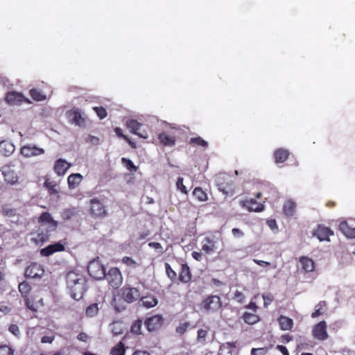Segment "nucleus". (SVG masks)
<instances>
[{"label":"nucleus","instance_id":"56","mask_svg":"<svg viewBox=\"0 0 355 355\" xmlns=\"http://www.w3.org/2000/svg\"><path fill=\"white\" fill-rule=\"evenodd\" d=\"M148 246L155 249V250H157L159 252L162 253L163 252V248L162 245L159 243L157 242H150L148 243Z\"/></svg>","mask_w":355,"mask_h":355},{"label":"nucleus","instance_id":"5","mask_svg":"<svg viewBox=\"0 0 355 355\" xmlns=\"http://www.w3.org/2000/svg\"><path fill=\"white\" fill-rule=\"evenodd\" d=\"M89 214L95 218H103L107 215L106 207L101 200L94 198L89 200Z\"/></svg>","mask_w":355,"mask_h":355},{"label":"nucleus","instance_id":"18","mask_svg":"<svg viewBox=\"0 0 355 355\" xmlns=\"http://www.w3.org/2000/svg\"><path fill=\"white\" fill-rule=\"evenodd\" d=\"M70 166L71 164L68 163L66 160L58 159L54 164L53 170L58 175L62 176L66 173Z\"/></svg>","mask_w":355,"mask_h":355},{"label":"nucleus","instance_id":"2","mask_svg":"<svg viewBox=\"0 0 355 355\" xmlns=\"http://www.w3.org/2000/svg\"><path fill=\"white\" fill-rule=\"evenodd\" d=\"M66 281L71 297L76 300L81 299L86 291L85 276L83 274L70 271L66 275Z\"/></svg>","mask_w":355,"mask_h":355},{"label":"nucleus","instance_id":"36","mask_svg":"<svg viewBox=\"0 0 355 355\" xmlns=\"http://www.w3.org/2000/svg\"><path fill=\"white\" fill-rule=\"evenodd\" d=\"M141 327H142V320L141 319H137L134 321L130 327V333L134 335H141Z\"/></svg>","mask_w":355,"mask_h":355},{"label":"nucleus","instance_id":"46","mask_svg":"<svg viewBox=\"0 0 355 355\" xmlns=\"http://www.w3.org/2000/svg\"><path fill=\"white\" fill-rule=\"evenodd\" d=\"M339 230L345 236L347 237L350 232L351 227L348 225L346 221H342L339 225Z\"/></svg>","mask_w":355,"mask_h":355},{"label":"nucleus","instance_id":"50","mask_svg":"<svg viewBox=\"0 0 355 355\" xmlns=\"http://www.w3.org/2000/svg\"><path fill=\"white\" fill-rule=\"evenodd\" d=\"M122 263L132 268H136L138 266V263L134 259L129 257H123Z\"/></svg>","mask_w":355,"mask_h":355},{"label":"nucleus","instance_id":"41","mask_svg":"<svg viewBox=\"0 0 355 355\" xmlns=\"http://www.w3.org/2000/svg\"><path fill=\"white\" fill-rule=\"evenodd\" d=\"M166 273L167 277L172 281L175 282L177 279V274L175 270L172 269L170 264L168 263H165L164 264Z\"/></svg>","mask_w":355,"mask_h":355},{"label":"nucleus","instance_id":"13","mask_svg":"<svg viewBox=\"0 0 355 355\" xmlns=\"http://www.w3.org/2000/svg\"><path fill=\"white\" fill-rule=\"evenodd\" d=\"M327 323L324 320L320 321L314 325L312 330V335L314 338L319 340H324L328 338L327 331Z\"/></svg>","mask_w":355,"mask_h":355},{"label":"nucleus","instance_id":"61","mask_svg":"<svg viewBox=\"0 0 355 355\" xmlns=\"http://www.w3.org/2000/svg\"><path fill=\"white\" fill-rule=\"evenodd\" d=\"M54 338L55 337L53 336H44L41 339V342L42 343H51L54 340Z\"/></svg>","mask_w":355,"mask_h":355},{"label":"nucleus","instance_id":"49","mask_svg":"<svg viewBox=\"0 0 355 355\" xmlns=\"http://www.w3.org/2000/svg\"><path fill=\"white\" fill-rule=\"evenodd\" d=\"M76 214L74 209H67L62 213V217L64 220L71 218Z\"/></svg>","mask_w":355,"mask_h":355},{"label":"nucleus","instance_id":"55","mask_svg":"<svg viewBox=\"0 0 355 355\" xmlns=\"http://www.w3.org/2000/svg\"><path fill=\"white\" fill-rule=\"evenodd\" d=\"M86 141L87 143H90L93 145H98L100 142V139L98 137L93 136V135H88L87 138L86 139Z\"/></svg>","mask_w":355,"mask_h":355},{"label":"nucleus","instance_id":"34","mask_svg":"<svg viewBox=\"0 0 355 355\" xmlns=\"http://www.w3.org/2000/svg\"><path fill=\"white\" fill-rule=\"evenodd\" d=\"M193 196L199 201L204 202L207 200V193L201 187H196L193 191Z\"/></svg>","mask_w":355,"mask_h":355},{"label":"nucleus","instance_id":"51","mask_svg":"<svg viewBox=\"0 0 355 355\" xmlns=\"http://www.w3.org/2000/svg\"><path fill=\"white\" fill-rule=\"evenodd\" d=\"M268 352L266 347L252 348L251 349V355H265Z\"/></svg>","mask_w":355,"mask_h":355},{"label":"nucleus","instance_id":"10","mask_svg":"<svg viewBox=\"0 0 355 355\" xmlns=\"http://www.w3.org/2000/svg\"><path fill=\"white\" fill-rule=\"evenodd\" d=\"M66 244L67 243L63 240L49 245L40 250V254L43 257H49L55 252H64Z\"/></svg>","mask_w":355,"mask_h":355},{"label":"nucleus","instance_id":"8","mask_svg":"<svg viewBox=\"0 0 355 355\" xmlns=\"http://www.w3.org/2000/svg\"><path fill=\"white\" fill-rule=\"evenodd\" d=\"M87 271L94 279L101 280L105 277V269L98 261L93 260L87 266Z\"/></svg>","mask_w":355,"mask_h":355},{"label":"nucleus","instance_id":"3","mask_svg":"<svg viewBox=\"0 0 355 355\" xmlns=\"http://www.w3.org/2000/svg\"><path fill=\"white\" fill-rule=\"evenodd\" d=\"M216 184L218 190L226 196H233L235 193V184L231 175L222 173L216 175Z\"/></svg>","mask_w":355,"mask_h":355},{"label":"nucleus","instance_id":"48","mask_svg":"<svg viewBox=\"0 0 355 355\" xmlns=\"http://www.w3.org/2000/svg\"><path fill=\"white\" fill-rule=\"evenodd\" d=\"M176 187L178 189H179L182 193L187 194L188 190L187 187L183 184V178L181 177H179L178 178V180L176 182Z\"/></svg>","mask_w":355,"mask_h":355},{"label":"nucleus","instance_id":"15","mask_svg":"<svg viewBox=\"0 0 355 355\" xmlns=\"http://www.w3.org/2000/svg\"><path fill=\"white\" fill-rule=\"evenodd\" d=\"M44 150L33 144H27L21 146L20 153L24 157H36L44 153Z\"/></svg>","mask_w":355,"mask_h":355},{"label":"nucleus","instance_id":"23","mask_svg":"<svg viewBox=\"0 0 355 355\" xmlns=\"http://www.w3.org/2000/svg\"><path fill=\"white\" fill-rule=\"evenodd\" d=\"M300 263L302 266V269L306 272H312L315 270V263L314 261L307 257H302L300 258Z\"/></svg>","mask_w":355,"mask_h":355},{"label":"nucleus","instance_id":"64","mask_svg":"<svg viewBox=\"0 0 355 355\" xmlns=\"http://www.w3.org/2000/svg\"><path fill=\"white\" fill-rule=\"evenodd\" d=\"M132 355H150V354L146 350L137 349L135 351Z\"/></svg>","mask_w":355,"mask_h":355},{"label":"nucleus","instance_id":"12","mask_svg":"<svg viewBox=\"0 0 355 355\" xmlns=\"http://www.w3.org/2000/svg\"><path fill=\"white\" fill-rule=\"evenodd\" d=\"M164 318L161 315H154L146 319L144 324L148 331H155L163 325Z\"/></svg>","mask_w":355,"mask_h":355},{"label":"nucleus","instance_id":"25","mask_svg":"<svg viewBox=\"0 0 355 355\" xmlns=\"http://www.w3.org/2000/svg\"><path fill=\"white\" fill-rule=\"evenodd\" d=\"M83 175L80 173H72L67 178L69 188L73 189L76 188L83 180Z\"/></svg>","mask_w":355,"mask_h":355},{"label":"nucleus","instance_id":"63","mask_svg":"<svg viewBox=\"0 0 355 355\" xmlns=\"http://www.w3.org/2000/svg\"><path fill=\"white\" fill-rule=\"evenodd\" d=\"M191 256L192 257L198 261H200L202 260V254L199 252H197V251H193L192 253H191Z\"/></svg>","mask_w":355,"mask_h":355},{"label":"nucleus","instance_id":"39","mask_svg":"<svg viewBox=\"0 0 355 355\" xmlns=\"http://www.w3.org/2000/svg\"><path fill=\"white\" fill-rule=\"evenodd\" d=\"M114 132L119 137H121V138H123V139H125L132 148H137L136 144L134 141H132L130 138H128L126 135H123V130L121 128L116 127L114 129Z\"/></svg>","mask_w":355,"mask_h":355},{"label":"nucleus","instance_id":"14","mask_svg":"<svg viewBox=\"0 0 355 355\" xmlns=\"http://www.w3.org/2000/svg\"><path fill=\"white\" fill-rule=\"evenodd\" d=\"M5 100L8 104L12 105H21L23 103H31L21 93L15 91L8 92L6 95Z\"/></svg>","mask_w":355,"mask_h":355},{"label":"nucleus","instance_id":"31","mask_svg":"<svg viewBox=\"0 0 355 355\" xmlns=\"http://www.w3.org/2000/svg\"><path fill=\"white\" fill-rule=\"evenodd\" d=\"M295 203L293 201L288 200L286 201L284 204L283 211L285 215L291 216L294 214L295 211Z\"/></svg>","mask_w":355,"mask_h":355},{"label":"nucleus","instance_id":"28","mask_svg":"<svg viewBox=\"0 0 355 355\" xmlns=\"http://www.w3.org/2000/svg\"><path fill=\"white\" fill-rule=\"evenodd\" d=\"M140 301L142 305L148 309L155 306L158 303L157 298L153 295L142 297Z\"/></svg>","mask_w":355,"mask_h":355},{"label":"nucleus","instance_id":"30","mask_svg":"<svg viewBox=\"0 0 355 355\" xmlns=\"http://www.w3.org/2000/svg\"><path fill=\"white\" fill-rule=\"evenodd\" d=\"M244 322L248 324H254L260 320V317L256 313L245 312L242 316Z\"/></svg>","mask_w":355,"mask_h":355},{"label":"nucleus","instance_id":"62","mask_svg":"<svg viewBox=\"0 0 355 355\" xmlns=\"http://www.w3.org/2000/svg\"><path fill=\"white\" fill-rule=\"evenodd\" d=\"M276 348L282 353L283 355H289L288 351L285 346L278 345Z\"/></svg>","mask_w":355,"mask_h":355},{"label":"nucleus","instance_id":"53","mask_svg":"<svg viewBox=\"0 0 355 355\" xmlns=\"http://www.w3.org/2000/svg\"><path fill=\"white\" fill-rule=\"evenodd\" d=\"M262 297L263 300V305L265 307L269 305L274 300V297L270 293L263 294Z\"/></svg>","mask_w":355,"mask_h":355},{"label":"nucleus","instance_id":"60","mask_svg":"<svg viewBox=\"0 0 355 355\" xmlns=\"http://www.w3.org/2000/svg\"><path fill=\"white\" fill-rule=\"evenodd\" d=\"M135 135H138L139 137L143 139H147L148 137V131L145 129H142L141 128L140 130L137 131V133Z\"/></svg>","mask_w":355,"mask_h":355},{"label":"nucleus","instance_id":"19","mask_svg":"<svg viewBox=\"0 0 355 355\" xmlns=\"http://www.w3.org/2000/svg\"><path fill=\"white\" fill-rule=\"evenodd\" d=\"M214 236H207L202 241V250L207 254L215 252L216 249Z\"/></svg>","mask_w":355,"mask_h":355},{"label":"nucleus","instance_id":"27","mask_svg":"<svg viewBox=\"0 0 355 355\" xmlns=\"http://www.w3.org/2000/svg\"><path fill=\"white\" fill-rule=\"evenodd\" d=\"M160 143L164 146H173L175 144V137L168 135L166 132H161L158 135Z\"/></svg>","mask_w":355,"mask_h":355},{"label":"nucleus","instance_id":"16","mask_svg":"<svg viewBox=\"0 0 355 355\" xmlns=\"http://www.w3.org/2000/svg\"><path fill=\"white\" fill-rule=\"evenodd\" d=\"M123 299L128 303H132L140 297L139 289L133 287H124L122 290Z\"/></svg>","mask_w":355,"mask_h":355},{"label":"nucleus","instance_id":"1","mask_svg":"<svg viewBox=\"0 0 355 355\" xmlns=\"http://www.w3.org/2000/svg\"><path fill=\"white\" fill-rule=\"evenodd\" d=\"M37 223L40 227L37 230L34 237L31 238V241L35 244H43L50 239L52 232L57 230L59 223L55 220L52 215L48 212H42L37 218Z\"/></svg>","mask_w":355,"mask_h":355},{"label":"nucleus","instance_id":"47","mask_svg":"<svg viewBox=\"0 0 355 355\" xmlns=\"http://www.w3.org/2000/svg\"><path fill=\"white\" fill-rule=\"evenodd\" d=\"M0 355H14V350L8 345H0Z\"/></svg>","mask_w":355,"mask_h":355},{"label":"nucleus","instance_id":"44","mask_svg":"<svg viewBox=\"0 0 355 355\" xmlns=\"http://www.w3.org/2000/svg\"><path fill=\"white\" fill-rule=\"evenodd\" d=\"M191 324L189 322H184L183 323H180L177 327H176V332L182 335L184 334L188 328L190 327Z\"/></svg>","mask_w":355,"mask_h":355},{"label":"nucleus","instance_id":"35","mask_svg":"<svg viewBox=\"0 0 355 355\" xmlns=\"http://www.w3.org/2000/svg\"><path fill=\"white\" fill-rule=\"evenodd\" d=\"M326 307V302L320 301L318 304H316L315 311L311 313V317L313 318H315L322 315L324 313V309Z\"/></svg>","mask_w":355,"mask_h":355},{"label":"nucleus","instance_id":"54","mask_svg":"<svg viewBox=\"0 0 355 355\" xmlns=\"http://www.w3.org/2000/svg\"><path fill=\"white\" fill-rule=\"evenodd\" d=\"M8 330L10 333L16 336H19L20 335V331L19 327L17 324H12L9 326Z\"/></svg>","mask_w":355,"mask_h":355},{"label":"nucleus","instance_id":"37","mask_svg":"<svg viewBox=\"0 0 355 355\" xmlns=\"http://www.w3.org/2000/svg\"><path fill=\"white\" fill-rule=\"evenodd\" d=\"M125 347L122 342L118 343L110 351L111 355H125Z\"/></svg>","mask_w":355,"mask_h":355},{"label":"nucleus","instance_id":"52","mask_svg":"<svg viewBox=\"0 0 355 355\" xmlns=\"http://www.w3.org/2000/svg\"><path fill=\"white\" fill-rule=\"evenodd\" d=\"M233 299L239 303H242L244 302L245 295L241 291H236L234 293Z\"/></svg>","mask_w":355,"mask_h":355},{"label":"nucleus","instance_id":"43","mask_svg":"<svg viewBox=\"0 0 355 355\" xmlns=\"http://www.w3.org/2000/svg\"><path fill=\"white\" fill-rule=\"evenodd\" d=\"M121 162L122 164L126 167V168L128 170H129L130 171H137L138 168L137 166H136L134 163L129 159L128 158H125V157H123L121 159Z\"/></svg>","mask_w":355,"mask_h":355},{"label":"nucleus","instance_id":"29","mask_svg":"<svg viewBox=\"0 0 355 355\" xmlns=\"http://www.w3.org/2000/svg\"><path fill=\"white\" fill-rule=\"evenodd\" d=\"M44 187L47 189L50 195H55L59 193L58 184L55 182L50 180L49 178L46 179L44 182Z\"/></svg>","mask_w":355,"mask_h":355},{"label":"nucleus","instance_id":"17","mask_svg":"<svg viewBox=\"0 0 355 355\" xmlns=\"http://www.w3.org/2000/svg\"><path fill=\"white\" fill-rule=\"evenodd\" d=\"M333 234L334 232L329 227L322 225H318L313 232V235L320 241H329V236Z\"/></svg>","mask_w":355,"mask_h":355},{"label":"nucleus","instance_id":"24","mask_svg":"<svg viewBox=\"0 0 355 355\" xmlns=\"http://www.w3.org/2000/svg\"><path fill=\"white\" fill-rule=\"evenodd\" d=\"M279 327L283 331L291 330L293 326V321L291 318L284 316L280 315L277 319Z\"/></svg>","mask_w":355,"mask_h":355},{"label":"nucleus","instance_id":"33","mask_svg":"<svg viewBox=\"0 0 355 355\" xmlns=\"http://www.w3.org/2000/svg\"><path fill=\"white\" fill-rule=\"evenodd\" d=\"M126 127L130 130V132L133 134L137 133L138 130H140L141 128L143 127V124L138 122L137 120L130 119L127 121Z\"/></svg>","mask_w":355,"mask_h":355},{"label":"nucleus","instance_id":"20","mask_svg":"<svg viewBox=\"0 0 355 355\" xmlns=\"http://www.w3.org/2000/svg\"><path fill=\"white\" fill-rule=\"evenodd\" d=\"M15 149V146L9 141L3 140L0 142V153L3 156H10Z\"/></svg>","mask_w":355,"mask_h":355},{"label":"nucleus","instance_id":"38","mask_svg":"<svg viewBox=\"0 0 355 355\" xmlns=\"http://www.w3.org/2000/svg\"><path fill=\"white\" fill-rule=\"evenodd\" d=\"M29 94L32 98L36 101H41L46 98V96L44 95L40 90L36 88L31 89Z\"/></svg>","mask_w":355,"mask_h":355},{"label":"nucleus","instance_id":"57","mask_svg":"<svg viewBox=\"0 0 355 355\" xmlns=\"http://www.w3.org/2000/svg\"><path fill=\"white\" fill-rule=\"evenodd\" d=\"M77 339L80 341L87 343L89 340V336L85 332H80L77 336Z\"/></svg>","mask_w":355,"mask_h":355},{"label":"nucleus","instance_id":"45","mask_svg":"<svg viewBox=\"0 0 355 355\" xmlns=\"http://www.w3.org/2000/svg\"><path fill=\"white\" fill-rule=\"evenodd\" d=\"M93 110L95 111L100 119H105L107 115L106 109L102 106L94 107Z\"/></svg>","mask_w":355,"mask_h":355},{"label":"nucleus","instance_id":"11","mask_svg":"<svg viewBox=\"0 0 355 355\" xmlns=\"http://www.w3.org/2000/svg\"><path fill=\"white\" fill-rule=\"evenodd\" d=\"M44 270L41 264L38 263H31L25 270V277L27 278L37 279L43 276Z\"/></svg>","mask_w":355,"mask_h":355},{"label":"nucleus","instance_id":"6","mask_svg":"<svg viewBox=\"0 0 355 355\" xmlns=\"http://www.w3.org/2000/svg\"><path fill=\"white\" fill-rule=\"evenodd\" d=\"M222 301L218 295H209L206 297L201 302V307L206 312H216L221 309Z\"/></svg>","mask_w":355,"mask_h":355},{"label":"nucleus","instance_id":"32","mask_svg":"<svg viewBox=\"0 0 355 355\" xmlns=\"http://www.w3.org/2000/svg\"><path fill=\"white\" fill-rule=\"evenodd\" d=\"M18 289L21 296L24 298H26L28 297L30 295V293L31 291V286L29 284V283H28L26 281H24L19 284Z\"/></svg>","mask_w":355,"mask_h":355},{"label":"nucleus","instance_id":"59","mask_svg":"<svg viewBox=\"0 0 355 355\" xmlns=\"http://www.w3.org/2000/svg\"><path fill=\"white\" fill-rule=\"evenodd\" d=\"M253 261L255 263H257V265H259V266H260L261 267H268V266H270L271 265V263L270 262H268V261L259 260V259H254Z\"/></svg>","mask_w":355,"mask_h":355},{"label":"nucleus","instance_id":"7","mask_svg":"<svg viewBox=\"0 0 355 355\" xmlns=\"http://www.w3.org/2000/svg\"><path fill=\"white\" fill-rule=\"evenodd\" d=\"M105 278L109 286L114 289L119 288L123 283V276L117 268H111L108 272L105 273Z\"/></svg>","mask_w":355,"mask_h":355},{"label":"nucleus","instance_id":"58","mask_svg":"<svg viewBox=\"0 0 355 355\" xmlns=\"http://www.w3.org/2000/svg\"><path fill=\"white\" fill-rule=\"evenodd\" d=\"M232 235L236 238L242 237L244 235L243 232L239 228H233L232 230Z\"/></svg>","mask_w":355,"mask_h":355},{"label":"nucleus","instance_id":"42","mask_svg":"<svg viewBox=\"0 0 355 355\" xmlns=\"http://www.w3.org/2000/svg\"><path fill=\"white\" fill-rule=\"evenodd\" d=\"M190 144H191L194 146H202L205 148L208 146V143L200 137H196L191 138L190 140Z\"/></svg>","mask_w":355,"mask_h":355},{"label":"nucleus","instance_id":"9","mask_svg":"<svg viewBox=\"0 0 355 355\" xmlns=\"http://www.w3.org/2000/svg\"><path fill=\"white\" fill-rule=\"evenodd\" d=\"M240 206L250 212H261L264 210L263 203L258 202L253 198L245 199L239 201Z\"/></svg>","mask_w":355,"mask_h":355},{"label":"nucleus","instance_id":"21","mask_svg":"<svg viewBox=\"0 0 355 355\" xmlns=\"http://www.w3.org/2000/svg\"><path fill=\"white\" fill-rule=\"evenodd\" d=\"M178 279L182 283H188L191 280L190 268L187 263L182 264Z\"/></svg>","mask_w":355,"mask_h":355},{"label":"nucleus","instance_id":"40","mask_svg":"<svg viewBox=\"0 0 355 355\" xmlns=\"http://www.w3.org/2000/svg\"><path fill=\"white\" fill-rule=\"evenodd\" d=\"M98 310V304L94 303L87 307L85 314L87 317L92 318L97 315Z\"/></svg>","mask_w":355,"mask_h":355},{"label":"nucleus","instance_id":"22","mask_svg":"<svg viewBox=\"0 0 355 355\" xmlns=\"http://www.w3.org/2000/svg\"><path fill=\"white\" fill-rule=\"evenodd\" d=\"M68 116L71 118V121L77 125L81 126L85 123V119L82 116L78 110H70Z\"/></svg>","mask_w":355,"mask_h":355},{"label":"nucleus","instance_id":"26","mask_svg":"<svg viewBox=\"0 0 355 355\" xmlns=\"http://www.w3.org/2000/svg\"><path fill=\"white\" fill-rule=\"evenodd\" d=\"M288 150L284 148H278L274 152V157L276 164L284 162L289 156Z\"/></svg>","mask_w":355,"mask_h":355},{"label":"nucleus","instance_id":"4","mask_svg":"<svg viewBox=\"0 0 355 355\" xmlns=\"http://www.w3.org/2000/svg\"><path fill=\"white\" fill-rule=\"evenodd\" d=\"M14 167L15 164L12 162H10L8 164L3 165L0 169L3 180L8 184L14 185L18 183L19 177Z\"/></svg>","mask_w":355,"mask_h":355}]
</instances>
